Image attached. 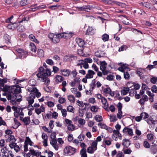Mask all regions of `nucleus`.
<instances>
[{"instance_id": "1a4fd4ad", "label": "nucleus", "mask_w": 157, "mask_h": 157, "mask_svg": "<svg viewBox=\"0 0 157 157\" xmlns=\"http://www.w3.org/2000/svg\"><path fill=\"white\" fill-rule=\"evenodd\" d=\"M13 17V16H11L9 18L7 19L6 20V22L10 23V24L8 25L7 26L8 28L9 29H13L15 28V27H14L13 25H14L15 26L17 25L16 24L15 22L12 20Z\"/></svg>"}, {"instance_id": "7c9ffc66", "label": "nucleus", "mask_w": 157, "mask_h": 157, "mask_svg": "<svg viewBox=\"0 0 157 157\" xmlns=\"http://www.w3.org/2000/svg\"><path fill=\"white\" fill-rule=\"evenodd\" d=\"M61 7V6L59 5H56L51 6L48 7V8L50 9L51 10H56L58 9L59 8Z\"/></svg>"}, {"instance_id": "a18cd8bd", "label": "nucleus", "mask_w": 157, "mask_h": 157, "mask_svg": "<svg viewBox=\"0 0 157 157\" xmlns=\"http://www.w3.org/2000/svg\"><path fill=\"white\" fill-rule=\"evenodd\" d=\"M37 54L38 56L40 57H43L44 55L43 50L40 49H39L37 50Z\"/></svg>"}, {"instance_id": "6e6d98bb", "label": "nucleus", "mask_w": 157, "mask_h": 157, "mask_svg": "<svg viewBox=\"0 0 157 157\" xmlns=\"http://www.w3.org/2000/svg\"><path fill=\"white\" fill-rule=\"evenodd\" d=\"M25 142H26V144H29L30 146H33V143L31 141L30 139L28 137H27L26 138V140Z\"/></svg>"}, {"instance_id": "423d86ee", "label": "nucleus", "mask_w": 157, "mask_h": 157, "mask_svg": "<svg viewBox=\"0 0 157 157\" xmlns=\"http://www.w3.org/2000/svg\"><path fill=\"white\" fill-rule=\"evenodd\" d=\"M59 33L54 34L53 33H50L48 35V37L54 43H57L59 41L60 36L59 35Z\"/></svg>"}, {"instance_id": "412c9836", "label": "nucleus", "mask_w": 157, "mask_h": 157, "mask_svg": "<svg viewBox=\"0 0 157 157\" xmlns=\"http://www.w3.org/2000/svg\"><path fill=\"white\" fill-rule=\"evenodd\" d=\"M123 132L124 133H128V135L132 136L133 135L132 129L130 128L125 127L123 130Z\"/></svg>"}, {"instance_id": "680f3d73", "label": "nucleus", "mask_w": 157, "mask_h": 157, "mask_svg": "<svg viewBox=\"0 0 157 157\" xmlns=\"http://www.w3.org/2000/svg\"><path fill=\"white\" fill-rule=\"evenodd\" d=\"M7 82V79L6 78L0 79V85L1 86H4V83Z\"/></svg>"}, {"instance_id": "4468645a", "label": "nucleus", "mask_w": 157, "mask_h": 157, "mask_svg": "<svg viewBox=\"0 0 157 157\" xmlns=\"http://www.w3.org/2000/svg\"><path fill=\"white\" fill-rule=\"evenodd\" d=\"M20 120L22 121L25 125L29 124L30 122V118L29 117H25L24 118L23 116H20Z\"/></svg>"}, {"instance_id": "cd10ccee", "label": "nucleus", "mask_w": 157, "mask_h": 157, "mask_svg": "<svg viewBox=\"0 0 157 157\" xmlns=\"http://www.w3.org/2000/svg\"><path fill=\"white\" fill-rule=\"evenodd\" d=\"M29 38L31 41L34 42L37 44L39 43V41L36 38L35 36L33 34L29 35Z\"/></svg>"}, {"instance_id": "7ed1b4c3", "label": "nucleus", "mask_w": 157, "mask_h": 157, "mask_svg": "<svg viewBox=\"0 0 157 157\" xmlns=\"http://www.w3.org/2000/svg\"><path fill=\"white\" fill-rule=\"evenodd\" d=\"M16 140L13 135H9L7 138L6 139V142H9L10 143L9 144V146L11 149H13L14 151L17 153L19 152L21 150L19 146L15 142Z\"/></svg>"}, {"instance_id": "c85d7f7f", "label": "nucleus", "mask_w": 157, "mask_h": 157, "mask_svg": "<svg viewBox=\"0 0 157 157\" xmlns=\"http://www.w3.org/2000/svg\"><path fill=\"white\" fill-rule=\"evenodd\" d=\"M130 89L128 88L124 87L121 90V95H126L129 91Z\"/></svg>"}, {"instance_id": "49530a36", "label": "nucleus", "mask_w": 157, "mask_h": 157, "mask_svg": "<svg viewBox=\"0 0 157 157\" xmlns=\"http://www.w3.org/2000/svg\"><path fill=\"white\" fill-rule=\"evenodd\" d=\"M75 8L78 9L79 11H86V10L87 9V8L86 6L81 7H75Z\"/></svg>"}, {"instance_id": "5701e85b", "label": "nucleus", "mask_w": 157, "mask_h": 157, "mask_svg": "<svg viewBox=\"0 0 157 157\" xmlns=\"http://www.w3.org/2000/svg\"><path fill=\"white\" fill-rule=\"evenodd\" d=\"M50 144L56 150H58L59 146L57 144V140L56 139L51 140L50 141Z\"/></svg>"}, {"instance_id": "bb28decb", "label": "nucleus", "mask_w": 157, "mask_h": 157, "mask_svg": "<svg viewBox=\"0 0 157 157\" xmlns=\"http://www.w3.org/2000/svg\"><path fill=\"white\" fill-rule=\"evenodd\" d=\"M65 58H66L67 61H71L73 60L76 59L77 57L74 55H70L68 56H66Z\"/></svg>"}, {"instance_id": "052dcab7", "label": "nucleus", "mask_w": 157, "mask_h": 157, "mask_svg": "<svg viewBox=\"0 0 157 157\" xmlns=\"http://www.w3.org/2000/svg\"><path fill=\"white\" fill-rule=\"evenodd\" d=\"M6 155V157H14V155L11 150L8 151Z\"/></svg>"}, {"instance_id": "bf43d9fd", "label": "nucleus", "mask_w": 157, "mask_h": 157, "mask_svg": "<svg viewBox=\"0 0 157 157\" xmlns=\"http://www.w3.org/2000/svg\"><path fill=\"white\" fill-rule=\"evenodd\" d=\"M76 104L80 107H81L82 108L84 107L83 102L82 101L77 100L76 101Z\"/></svg>"}, {"instance_id": "f8f14e48", "label": "nucleus", "mask_w": 157, "mask_h": 157, "mask_svg": "<svg viewBox=\"0 0 157 157\" xmlns=\"http://www.w3.org/2000/svg\"><path fill=\"white\" fill-rule=\"evenodd\" d=\"M59 35H60L61 38H64L67 39L71 38L72 36L73 33L71 32L63 33H59Z\"/></svg>"}, {"instance_id": "393cba45", "label": "nucleus", "mask_w": 157, "mask_h": 157, "mask_svg": "<svg viewBox=\"0 0 157 157\" xmlns=\"http://www.w3.org/2000/svg\"><path fill=\"white\" fill-rule=\"evenodd\" d=\"M45 110V108L42 105L40 108H35V113L38 115H39L41 112H44Z\"/></svg>"}, {"instance_id": "de8ad7c7", "label": "nucleus", "mask_w": 157, "mask_h": 157, "mask_svg": "<svg viewBox=\"0 0 157 157\" xmlns=\"http://www.w3.org/2000/svg\"><path fill=\"white\" fill-rule=\"evenodd\" d=\"M29 83L30 85V86H29L28 88L31 86L35 87L34 86H35V84H36V81L34 79H32L29 80Z\"/></svg>"}, {"instance_id": "a19ab883", "label": "nucleus", "mask_w": 157, "mask_h": 157, "mask_svg": "<svg viewBox=\"0 0 157 157\" xmlns=\"http://www.w3.org/2000/svg\"><path fill=\"white\" fill-rule=\"evenodd\" d=\"M95 120L98 122H100L103 121L102 117L101 116L99 115H96L94 117Z\"/></svg>"}, {"instance_id": "58836bf2", "label": "nucleus", "mask_w": 157, "mask_h": 157, "mask_svg": "<svg viewBox=\"0 0 157 157\" xmlns=\"http://www.w3.org/2000/svg\"><path fill=\"white\" fill-rule=\"evenodd\" d=\"M97 150L94 149L93 147L90 146L87 149V152L90 154H93L94 152Z\"/></svg>"}, {"instance_id": "2eb2a0df", "label": "nucleus", "mask_w": 157, "mask_h": 157, "mask_svg": "<svg viewBox=\"0 0 157 157\" xmlns=\"http://www.w3.org/2000/svg\"><path fill=\"white\" fill-rule=\"evenodd\" d=\"M95 32L96 30L95 28L92 27H89L86 30V34L89 35H92L95 33Z\"/></svg>"}, {"instance_id": "72a5a7b5", "label": "nucleus", "mask_w": 157, "mask_h": 157, "mask_svg": "<svg viewBox=\"0 0 157 157\" xmlns=\"http://www.w3.org/2000/svg\"><path fill=\"white\" fill-rule=\"evenodd\" d=\"M39 78L41 79V81L44 82V84L45 85L48 86L50 82V81L49 78H47V77Z\"/></svg>"}, {"instance_id": "dca6fc26", "label": "nucleus", "mask_w": 157, "mask_h": 157, "mask_svg": "<svg viewBox=\"0 0 157 157\" xmlns=\"http://www.w3.org/2000/svg\"><path fill=\"white\" fill-rule=\"evenodd\" d=\"M60 73L62 75L65 77L69 76L70 73L71 71L67 69H62L60 70Z\"/></svg>"}, {"instance_id": "b1692460", "label": "nucleus", "mask_w": 157, "mask_h": 157, "mask_svg": "<svg viewBox=\"0 0 157 157\" xmlns=\"http://www.w3.org/2000/svg\"><path fill=\"white\" fill-rule=\"evenodd\" d=\"M29 152L31 153L32 155L36 156H39L40 154V152H39L38 151L35 150L32 148H29Z\"/></svg>"}, {"instance_id": "864d4df0", "label": "nucleus", "mask_w": 157, "mask_h": 157, "mask_svg": "<svg viewBox=\"0 0 157 157\" xmlns=\"http://www.w3.org/2000/svg\"><path fill=\"white\" fill-rule=\"evenodd\" d=\"M114 76L113 74H110L107 76L106 79L109 81H112L114 79Z\"/></svg>"}, {"instance_id": "5fc2aeb1", "label": "nucleus", "mask_w": 157, "mask_h": 157, "mask_svg": "<svg viewBox=\"0 0 157 157\" xmlns=\"http://www.w3.org/2000/svg\"><path fill=\"white\" fill-rule=\"evenodd\" d=\"M78 122L81 126H83L85 124V121L84 119L82 118H79L78 119Z\"/></svg>"}, {"instance_id": "8fccbe9b", "label": "nucleus", "mask_w": 157, "mask_h": 157, "mask_svg": "<svg viewBox=\"0 0 157 157\" xmlns=\"http://www.w3.org/2000/svg\"><path fill=\"white\" fill-rule=\"evenodd\" d=\"M98 125L101 128L106 129L108 126L103 123H99L98 124Z\"/></svg>"}, {"instance_id": "c03bdc74", "label": "nucleus", "mask_w": 157, "mask_h": 157, "mask_svg": "<svg viewBox=\"0 0 157 157\" xmlns=\"http://www.w3.org/2000/svg\"><path fill=\"white\" fill-rule=\"evenodd\" d=\"M9 151V150L7 148L6 146H5L3 147H2V148L1 149V151L2 153L5 155L7 153L8 151Z\"/></svg>"}, {"instance_id": "9b49d317", "label": "nucleus", "mask_w": 157, "mask_h": 157, "mask_svg": "<svg viewBox=\"0 0 157 157\" xmlns=\"http://www.w3.org/2000/svg\"><path fill=\"white\" fill-rule=\"evenodd\" d=\"M113 134L112 135V137L113 140L117 141L118 138L120 140H121L122 136L119 131H116L115 130H113Z\"/></svg>"}, {"instance_id": "e2e57ef3", "label": "nucleus", "mask_w": 157, "mask_h": 157, "mask_svg": "<svg viewBox=\"0 0 157 157\" xmlns=\"http://www.w3.org/2000/svg\"><path fill=\"white\" fill-rule=\"evenodd\" d=\"M122 112L121 110H118V113L117 114V117L119 119H121L122 117H123L122 115Z\"/></svg>"}, {"instance_id": "a211bd4d", "label": "nucleus", "mask_w": 157, "mask_h": 157, "mask_svg": "<svg viewBox=\"0 0 157 157\" xmlns=\"http://www.w3.org/2000/svg\"><path fill=\"white\" fill-rule=\"evenodd\" d=\"M148 100V98L146 95H143L141 98L139 100V103L141 105H144L145 103Z\"/></svg>"}, {"instance_id": "39448f33", "label": "nucleus", "mask_w": 157, "mask_h": 157, "mask_svg": "<svg viewBox=\"0 0 157 157\" xmlns=\"http://www.w3.org/2000/svg\"><path fill=\"white\" fill-rule=\"evenodd\" d=\"M76 152V149L69 146H67L63 149V154L67 156L73 155Z\"/></svg>"}, {"instance_id": "338daca9", "label": "nucleus", "mask_w": 157, "mask_h": 157, "mask_svg": "<svg viewBox=\"0 0 157 157\" xmlns=\"http://www.w3.org/2000/svg\"><path fill=\"white\" fill-rule=\"evenodd\" d=\"M46 62L49 65H53L54 64V62L51 59H48L46 60Z\"/></svg>"}, {"instance_id": "4be33fe9", "label": "nucleus", "mask_w": 157, "mask_h": 157, "mask_svg": "<svg viewBox=\"0 0 157 157\" xmlns=\"http://www.w3.org/2000/svg\"><path fill=\"white\" fill-rule=\"evenodd\" d=\"M75 40L76 43L80 47H83L85 45V43L82 39L77 38L75 39Z\"/></svg>"}, {"instance_id": "09e8293b", "label": "nucleus", "mask_w": 157, "mask_h": 157, "mask_svg": "<svg viewBox=\"0 0 157 157\" xmlns=\"http://www.w3.org/2000/svg\"><path fill=\"white\" fill-rule=\"evenodd\" d=\"M86 108V107L85 106L84 108L82 109H79V116L82 117H83L84 114V109Z\"/></svg>"}, {"instance_id": "ddd939ff", "label": "nucleus", "mask_w": 157, "mask_h": 157, "mask_svg": "<svg viewBox=\"0 0 157 157\" xmlns=\"http://www.w3.org/2000/svg\"><path fill=\"white\" fill-rule=\"evenodd\" d=\"M3 87V89L1 88L2 89H1V90H2L5 92H8L10 93L7 95V96L11 94V93H12L13 90V88H11L10 86H5Z\"/></svg>"}, {"instance_id": "69168bd1", "label": "nucleus", "mask_w": 157, "mask_h": 157, "mask_svg": "<svg viewBox=\"0 0 157 157\" xmlns=\"http://www.w3.org/2000/svg\"><path fill=\"white\" fill-rule=\"evenodd\" d=\"M22 52H21L20 54L19 55V56L21 58L25 57L27 53V52L24 51V50H23Z\"/></svg>"}, {"instance_id": "f03ea898", "label": "nucleus", "mask_w": 157, "mask_h": 157, "mask_svg": "<svg viewBox=\"0 0 157 157\" xmlns=\"http://www.w3.org/2000/svg\"><path fill=\"white\" fill-rule=\"evenodd\" d=\"M21 92V89L20 87H13V93L12 94L9 95L7 96L8 100H10L13 102H20L21 101V96L19 94Z\"/></svg>"}, {"instance_id": "4c0bfd02", "label": "nucleus", "mask_w": 157, "mask_h": 157, "mask_svg": "<svg viewBox=\"0 0 157 157\" xmlns=\"http://www.w3.org/2000/svg\"><path fill=\"white\" fill-rule=\"evenodd\" d=\"M123 73L124 78L126 80H129L130 78L131 77L128 72V71H126V72Z\"/></svg>"}, {"instance_id": "aec40b11", "label": "nucleus", "mask_w": 157, "mask_h": 157, "mask_svg": "<svg viewBox=\"0 0 157 157\" xmlns=\"http://www.w3.org/2000/svg\"><path fill=\"white\" fill-rule=\"evenodd\" d=\"M54 80L56 83L58 84L63 81L64 78L61 75H57L54 78Z\"/></svg>"}, {"instance_id": "9d476101", "label": "nucleus", "mask_w": 157, "mask_h": 157, "mask_svg": "<svg viewBox=\"0 0 157 157\" xmlns=\"http://www.w3.org/2000/svg\"><path fill=\"white\" fill-rule=\"evenodd\" d=\"M118 65L120 66V67H118L117 70L123 73L126 71H128V70L129 71L130 70L128 65L126 64H124L120 63H118Z\"/></svg>"}, {"instance_id": "603ef678", "label": "nucleus", "mask_w": 157, "mask_h": 157, "mask_svg": "<svg viewBox=\"0 0 157 157\" xmlns=\"http://www.w3.org/2000/svg\"><path fill=\"white\" fill-rule=\"evenodd\" d=\"M75 125L72 123L67 125V129L69 131H73L75 130Z\"/></svg>"}, {"instance_id": "f704fd0d", "label": "nucleus", "mask_w": 157, "mask_h": 157, "mask_svg": "<svg viewBox=\"0 0 157 157\" xmlns=\"http://www.w3.org/2000/svg\"><path fill=\"white\" fill-rule=\"evenodd\" d=\"M101 38L104 41H108L109 39V35L106 33H105L102 36Z\"/></svg>"}, {"instance_id": "774afa93", "label": "nucleus", "mask_w": 157, "mask_h": 157, "mask_svg": "<svg viewBox=\"0 0 157 157\" xmlns=\"http://www.w3.org/2000/svg\"><path fill=\"white\" fill-rule=\"evenodd\" d=\"M17 29L20 32H22L24 31V28L22 25H19L17 26Z\"/></svg>"}, {"instance_id": "a878e982", "label": "nucleus", "mask_w": 157, "mask_h": 157, "mask_svg": "<svg viewBox=\"0 0 157 157\" xmlns=\"http://www.w3.org/2000/svg\"><path fill=\"white\" fill-rule=\"evenodd\" d=\"M130 144L129 140L128 139H125L122 140V145L124 147L128 148Z\"/></svg>"}, {"instance_id": "4d7b16f0", "label": "nucleus", "mask_w": 157, "mask_h": 157, "mask_svg": "<svg viewBox=\"0 0 157 157\" xmlns=\"http://www.w3.org/2000/svg\"><path fill=\"white\" fill-rule=\"evenodd\" d=\"M45 153L47 154L48 157H52L53 155V152L49 150H45Z\"/></svg>"}, {"instance_id": "0eeeda50", "label": "nucleus", "mask_w": 157, "mask_h": 157, "mask_svg": "<svg viewBox=\"0 0 157 157\" xmlns=\"http://www.w3.org/2000/svg\"><path fill=\"white\" fill-rule=\"evenodd\" d=\"M12 109L14 111V116L15 117L17 118L19 116H24V114L22 112V109L21 108L13 106L12 107Z\"/></svg>"}, {"instance_id": "13d9d810", "label": "nucleus", "mask_w": 157, "mask_h": 157, "mask_svg": "<svg viewBox=\"0 0 157 157\" xmlns=\"http://www.w3.org/2000/svg\"><path fill=\"white\" fill-rule=\"evenodd\" d=\"M67 110L68 112L74 113L75 111V108L72 106L69 105L67 107Z\"/></svg>"}, {"instance_id": "f3484780", "label": "nucleus", "mask_w": 157, "mask_h": 157, "mask_svg": "<svg viewBox=\"0 0 157 157\" xmlns=\"http://www.w3.org/2000/svg\"><path fill=\"white\" fill-rule=\"evenodd\" d=\"M41 137L42 139L43 140L42 141L43 145L45 147L47 146L48 140V136L46 133L44 132L42 133Z\"/></svg>"}, {"instance_id": "37998d69", "label": "nucleus", "mask_w": 157, "mask_h": 157, "mask_svg": "<svg viewBox=\"0 0 157 157\" xmlns=\"http://www.w3.org/2000/svg\"><path fill=\"white\" fill-rule=\"evenodd\" d=\"M112 140H107L106 138H104L103 140V142L107 146H109L111 144Z\"/></svg>"}, {"instance_id": "6ab92c4d", "label": "nucleus", "mask_w": 157, "mask_h": 157, "mask_svg": "<svg viewBox=\"0 0 157 157\" xmlns=\"http://www.w3.org/2000/svg\"><path fill=\"white\" fill-rule=\"evenodd\" d=\"M95 74V72L93 70H89L85 76L86 78L88 79L92 78L94 77V75Z\"/></svg>"}, {"instance_id": "2f4dec72", "label": "nucleus", "mask_w": 157, "mask_h": 157, "mask_svg": "<svg viewBox=\"0 0 157 157\" xmlns=\"http://www.w3.org/2000/svg\"><path fill=\"white\" fill-rule=\"evenodd\" d=\"M30 50L32 52L35 53L36 51V47L34 44L33 43H31L30 44Z\"/></svg>"}, {"instance_id": "f257e3e1", "label": "nucleus", "mask_w": 157, "mask_h": 157, "mask_svg": "<svg viewBox=\"0 0 157 157\" xmlns=\"http://www.w3.org/2000/svg\"><path fill=\"white\" fill-rule=\"evenodd\" d=\"M28 91L30 92L29 96L27 97V100L29 104H32L34 102V99L36 96L38 98L40 96L41 94L38 92V90L36 88L31 86L28 88Z\"/></svg>"}, {"instance_id": "c756f323", "label": "nucleus", "mask_w": 157, "mask_h": 157, "mask_svg": "<svg viewBox=\"0 0 157 157\" xmlns=\"http://www.w3.org/2000/svg\"><path fill=\"white\" fill-rule=\"evenodd\" d=\"M81 157H87L86 149H82L80 152Z\"/></svg>"}, {"instance_id": "0e129e2a", "label": "nucleus", "mask_w": 157, "mask_h": 157, "mask_svg": "<svg viewBox=\"0 0 157 157\" xmlns=\"http://www.w3.org/2000/svg\"><path fill=\"white\" fill-rule=\"evenodd\" d=\"M127 48V46L123 45L119 48L118 51L119 52L126 50Z\"/></svg>"}, {"instance_id": "ea45409f", "label": "nucleus", "mask_w": 157, "mask_h": 157, "mask_svg": "<svg viewBox=\"0 0 157 157\" xmlns=\"http://www.w3.org/2000/svg\"><path fill=\"white\" fill-rule=\"evenodd\" d=\"M91 142L90 146L94 148V149L97 150V145L98 143L96 142V141H95L94 140H92Z\"/></svg>"}, {"instance_id": "6e6552de", "label": "nucleus", "mask_w": 157, "mask_h": 157, "mask_svg": "<svg viewBox=\"0 0 157 157\" xmlns=\"http://www.w3.org/2000/svg\"><path fill=\"white\" fill-rule=\"evenodd\" d=\"M107 63L105 61L100 62V69L103 71V75H107L109 72V71L107 69Z\"/></svg>"}, {"instance_id": "20e7f679", "label": "nucleus", "mask_w": 157, "mask_h": 157, "mask_svg": "<svg viewBox=\"0 0 157 157\" xmlns=\"http://www.w3.org/2000/svg\"><path fill=\"white\" fill-rule=\"evenodd\" d=\"M51 72L49 69L47 68L46 70L42 67H40L39 68L38 73L36 76L38 78L47 77L51 75Z\"/></svg>"}, {"instance_id": "79ce46f5", "label": "nucleus", "mask_w": 157, "mask_h": 157, "mask_svg": "<svg viewBox=\"0 0 157 157\" xmlns=\"http://www.w3.org/2000/svg\"><path fill=\"white\" fill-rule=\"evenodd\" d=\"M140 116L142 118H143L144 119L147 118L149 117V115L146 112H142L140 114Z\"/></svg>"}, {"instance_id": "473e14b6", "label": "nucleus", "mask_w": 157, "mask_h": 157, "mask_svg": "<svg viewBox=\"0 0 157 157\" xmlns=\"http://www.w3.org/2000/svg\"><path fill=\"white\" fill-rule=\"evenodd\" d=\"M67 99L71 103H75V97L72 95H70L67 96Z\"/></svg>"}, {"instance_id": "e433bc0d", "label": "nucleus", "mask_w": 157, "mask_h": 157, "mask_svg": "<svg viewBox=\"0 0 157 157\" xmlns=\"http://www.w3.org/2000/svg\"><path fill=\"white\" fill-rule=\"evenodd\" d=\"M99 109V107L96 105L92 106L90 108V111L93 112L94 113L98 112V110Z\"/></svg>"}, {"instance_id": "c9c22d12", "label": "nucleus", "mask_w": 157, "mask_h": 157, "mask_svg": "<svg viewBox=\"0 0 157 157\" xmlns=\"http://www.w3.org/2000/svg\"><path fill=\"white\" fill-rule=\"evenodd\" d=\"M110 121L115 122L117 120V118L115 115H110L109 116Z\"/></svg>"}, {"instance_id": "3c124183", "label": "nucleus", "mask_w": 157, "mask_h": 157, "mask_svg": "<svg viewBox=\"0 0 157 157\" xmlns=\"http://www.w3.org/2000/svg\"><path fill=\"white\" fill-rule=\"evenodd\" d=\"M15 124L13 126V128H17L20 125V123L18 122L17 120L14 119Z\"/></svg>"}]
</instances>
